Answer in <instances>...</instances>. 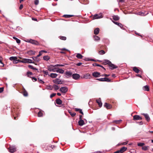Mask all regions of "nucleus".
Masks as SVG:
<instances>
[{
  "label": "nucleus",
  "instance_id": "7c9ffc66",
  "mask_svg": "<svg viewBox=\"0 0 153 153\" xmlns=\"http://www.w3.org/2000/svg\"><path fill=\"white\" fill-rule=\"evenodd\" d=\"M13 38L14 39L16 40V42L17 43L19 44L20 43V40L16 37H13Z\"/></svg>",
  "mask_w": 153,
  "mask_h": 153
},
{
  "label": "nucleus",
  "instance_id": "4be33fe9",
  "mask_svg": "<svg viewBox=\"0 0 153 153\" xmlns=\"http://www.w3.org/2000/svg\"><path fill=\"white\" fill-rule=\"evenodd\" d=\"M133 70L136 73H138L140 71V70L138 69L137 67H134L133 68Z\"/></svg>",
  "mask_w": 153,
  "mask_h": 153
},
{
  "label": "nucleus",
  "instance_id": "f704fd0d",
  "mask_svg": "<svg viewBox=\"0 0 153 153\" xmlns=\"http://www.w3.org/2000/svg\"><path fill=\"white\" fill-rule=\"evenodd\" d=\"M93 65H94H94H96V66H98V67H101L102 68H103V69H104L105 70V68L103 66H102V65H99V64H97V63H95L94 64H93Z\"/></svg>",
  "mask_w": 153,
  "mask_h": 153
},
{
  "label": "nucleus",
  "instance_id": "bb28decb",
  "mask_svg": "<svg viewBox=\"0 0 153 153\" xmlns=\"http://www.w3.org/2000/svg\"><path fill=\"white\" fill-rule=\"evenodd\" d=\"M103 63L105 65L108 64L109 65V64H110L111 63V62L108 60L105 59L104 60V62Z\"/></svg>",
  "mask_w": 153,
  "mask_h": 153
},
{
  "label": "nucleus",
  "instance_id": "13d9d810",
  "mask_svg": "<svg viewBox=\"0 0 153 153\" xmlns=\"http://www.w3.org/2000/svg\"><path fill=\"white\" fill-rule=\"evenodd\" d=\"M32 80L33 82H35L37 81V79L35 77H32Z\"/></svg>",
  "mask_w": 153,
  "mask_h": 153
},
{
  "label": "nucleus",
  "instance_id": "a18cd8bd",
  "mask_svg": "<svg viewBox=\"0 0 153 153\" xmlns=\"http://www.w3.org/2000/svg\"><path fill=\"white\" fill-rule=\"evenodd\" d=\"M59 38L61 40H66V38L65 36H59Z\"/></svg>",
  "mask_w": 153,
  "mask_h": 153
},
{
  "label": "nucleus",
  "instance_id": "c03bdc74",
  "mask_svg": "<svg viewBox=\"0 0 153 153\" xmlns=\"http://www.w3.org/2000/svg\"><path fill=\"white\" fill-rule=\"evenodd\" d=\"M68 112L70 114L71 116L72 117H74L76 114L75 113H72L71 111H69Z\"/></svg>",
  "mask_w": 153,
  "mask_h": 153
},
{
  "label": "nucleus",
  "instance_id": "4c0bfd02",
  "mask_svg": "<svg viewBox=\"0 0 153 153\" xmlns=\"http://www.w3.org/2000/svg\"><path fill=\"white\" fill-rule=\"evenodd\" d=\"M17 59V58L16 57L11 56L10 58L9 59L11 61L13 60V61L14 60L16 59Z\"/></svg>",
  "mask_w": 153,
  "mask_h": 153
},
{
  "label": "nucleus",
  "instance_id": "5fc2aeb1",
  "mask_svg": "<svg viewBox=\"0 0 153 153\" xmlns=\"http://www.w3.org/2000/svg\"><path fill=\"white\" fill-rule=\"evenodd\" d=\"M27 76H29L30 75H33V73L31 72L28 71L27 72Z\"/></svg>",
  "mask_w": 153,
  "mask_h": 153
},
{
  "label": "nucleus",
  "instance_id": "20e7f679",
  "mask_svg": "<svg viewBox=\"0 0 153 153\" xmlns=\"http://www.w3.org/2000/svg\"><path fill=\"white\" fill-rule=\"evenodd\" d=\"M53 82L54 83L58 84H61L62 83V81L58 79H56L53 80Z\"/></svg>",
  "mask_w": 153,
  "mask_h": 153
},
{
  "label": "nucleus",
  "instance_id": "864d4df0",
  "mask_svg": "<svg viewBox=\"0 0 153 153\" xmlns=\"http://www.w3.org/2000/svg\"><path fill=\"white\" fill-rule=\"evenodd\" d=\"M3 58L1 56H0V63L3 65V66H4V64L2 62Z\"/></svg>",
  "mask_w": 153,
  "mask_h": 153
},
{
  "label": "nucleus",
  "instance_id": "b1692460",
  "mask_svg": "<svg viewBox=\"0 0 153 153\" xmlns=\"http://www.w3.org/2000/svg\"><path fill=\"white\" fill-rule=\"evenodd\" d=\"M56 104L58 105H60L62 103V100L60 99H58L56 100Z\"/></svg>",
  "mask_w": 153,
  "mask_h": 153
},
{
  "label": "nucleus",
  "instance_id": "680f3d73",
  "mask_svg": "<svg viewBox=\"0 0 153 153\" xmlns=\"http://www.w3.org/2000/svg\"><path fill=\"white\" fill-rule=\"evenodd\" d=\"M19 62L24 63V59H23V60H18V62Z\"/></svg>",
  "mask_w": 153,
  "mask_h": 153
},
{
  "label": "nucleus",
  "instance_id": "58836bf2",
  "mask_svg": "<svg viewBox=\"0 0 153 153\" xmlns=\"http://www.w3.org/2000/svg\"><path fill=\"white\" fill-rule=\"evenodd\" d=\"M149 147L148 146H144L142 147V149L144 150H147L148 149V148Z\"/></svg>",
  "mask_w": 153,
  "mask_h": 153
},
{
  "label": "nucleus",
  "instance_id": "0eeeda50",
  "mask_svg": "<svg viewBox=\"0 0 153 153\" xmlns=\"http://www.w3.org/2000/svg\"><path fill=\"white\" fill-rule=\"evenodd\" d=\"M65 74L66 75V77L68 78L69 77H71V76H72V73L70 71H66Z\"/></svg>",
  "mask_w": 153,
  "mask_h": 153
},
{
  "label": "nucleus",
  "instance_id": "09e8293b",
  "mask_svg": "<svg viewBox=\"0 0 153 153\" xmlns=\"http://www.w3.org/2000/svg\"><path fill=\"white\" fill-rule=\"evenodd\" d=\"M47 88L48 89L52 90L53 89V86H51V85H50L47 87Z\"/></svg>",
  "mask_w": 153,
  "mask_h": 153
},
{
  "label": "nucleus",
  "instance_id": "4d7b16f0",
  "mask_svg": "<svg viewBox=\"0 0 153 153\" xmlns=\"http://www.w3.org/2000/svg\"><path fill=\"white\" fill-rule=\"evenodd\" d=\"M128 142V141L126 140V142L122 143H121V144L122 145H125L127 144Z\"/></svg>",
  "mask_w": 153,
  "mask_h": 153
},
{
  "label": "nucleus",
  "instance_id": "774afa93",
  "mask_svg": "<svg viewBox=\"0 0 153 153\" xmlns=\"http://www.w3.org/2000/svg\"><path fill=\"white\" fill-rule=\"evenodd\" d=\"M75 110L76 111H79V110H80L81 109L80 108H75Z\"/></svg>",
  "mask_w": 153,
  "mask_h": 153
},
{
  "label": "nucleus",
  "instance_id": "c756f323",
  "mask_svg": "<svg viewBox=\"0 0 153 153\" xmlns=\"http://www.w3.org/2000/svg\"><path fill=\"white\" fill-rule=\"evenodd\" d=\"M143 89L146 91H148L149 90V87L147 85L144 86L143 88Z\"/></svg>",
  "mask_w": 153,
  "mask_h": 153
},
{
  "label": "nucleus",
  "instance_id": "2eb2a0df",
  "mask_svg": "<svg viewBox=\"0 0 153 153\" xmlns=\"http://www.w3.org/2000/svg\"><path fill=\"white\" fill-rule=\"evenodd\" d=\"M113 22L114 24H116V25H118L122 29L123 27V25L121 23H118L117 22H114V21H113Z\"/></svg>",
  "mask_w": 153,
  "mask_h": 153
},
{
  "label": "nucleus",
  "instance_id": "338daca9",
  "mask_svg": "<svg viewBox=\"0 0 153 153\" xmlns=\"http://www.w3.org/2000/svg\"><path fill=\"white\" fill-rule=\"evenodd\" d=\"M114 153H122L121 152V151H120V150H118L115 152H114Z\"/></svg>",
  "mask_w": 153,
  "mask_h": 153
},
{
  "label": "nucleus",
  "instance_id": "393cba45",
  "mask_svg": "<svg viewBox=\"0 0 153 153\" xmlns=\"http://www.w3.org/2000/svg\"><path fill=\"white\" fill-rule=\"evenodd\" d=\"M113 19L115 21H117L120 19L119 17L117 16H113Z\"/></svg>",
  "mask_w": 153,
  "mask_h": 153
},
{
  "label": "nucleus",
  "instance_id": "6e6d98bb",
  "mask_svg": "<svg viewBox=\"0 0 153 153\" xmlns=\"http://www.w3.org/2000/svg\"><path fill=\"white\" fill-rule=\"evenodd\" d=\"M56 95V93H53L50 95V98H52L53 97L55 96Z\"/></svg>",
  "mask_w": 153,
  "mask_h": 153
},
{
  "label": "nucleus",
  "instance_id": "c85d7f7f",
  "mask_svg": "<svg viewBox=\"0 0 153 153\" xmlns=\"http://www.w3.org/2000/svg\"><path fill=\"white\" fill-rule=\"evenodd\" d=\"M53 88H54L55 90H58L59 88V86L56 85H54L53 86Z\"/></svg>",
  "mask_w": 153,
  "mask_h": 153
},
{
  "label": "nucleus",
  "instance_id": "f03ea898",
  "mask_svg": "<svg viewBox=\"0 0 153 153\" xmlns=\"http://www.w3.org/2000/svg\"><path fill=\"white\" fill-rule=\"evenodd\" d=\"M60 91L63 93H65L68 91V88L66 87H61L60 89Z\"/></svg>",
  "mask_w": 153,
  "mask_h": 153
},
{
  "label": "nucleus",
  "instance_id": "c9c22d12",
  "mask_svg": "<svg viewBox=\"0 0 153 153\" xmlns=\"http://www.w3.org/2000/svg\"><path fill=\"white\" fill-rule=\"evenodd\" d=\"M28 67L29 68H30L31 69H32L36 70H38L36 68H34L33 66H32L31 65H29L28 66Z\"/></svg>",
  "mask_w": 153,
  "mask_h": 153
},
{
  "label": "nucleus",
  "instance_id": "2f4dec72",
  "mask_svg": "<svg viewBox=\"0 0 153 153\" xmlns=\"http://www.w3.org/2000/svg\"><path fill=\"white\" fill-rule=\"evenodd\" d=\"M76 57L78 59H81L83 57L79 53L77 54Z\"/></svg>",
  "mask_w": 153,
  "mask_h": 153
},
{
  "label": "nucleus",
  "instance_id": "6ab92c4d",
  "mask_svg": "<svg viewBox=\"0 0 153 153\" xmlns=\"http://www.w3.org/2000/svg\"><path fill=\"white\" fill-rule=\"evenodd\" d=\"M56 72L57 73H59L61 74H63L64 72V71L62 69H59L56 71Z\"/></svg>",
  "mask_w": 153,
  "mask_h": 153
},
{
  "label": "nucleus",
  "instance_id": "de8ad7c7",
  "mask_svg": "<svg viewBox=\"0 0 153 153\" xmlns=\"http://www.w3.org/2000/svg\"><path fill=\"white\" fill-rule=\"evenodd\" d=\"M105 79V78H97L96 79V80H99L100 81H104V80Z\"/></svg>",
  "mask_w": 153,
  "mask_h": 153
},
{
  "label": "nucleus",
  "instance_id": "e2e57ef3",
  "mask_svg": "<svg viewBox=\"0 0 153 153\" xmlns=\"http://www.w3.org/2000/svg\"><path fill=\"white\" fill-rule=\"evenodd\" d=\"M38 80L40 83H44V82L42 81L41 79H38Z\"/></svg>",
  "mask_w": 153,
  "mask_h": 153
},
{
  "label": "nucleus",
  "instance_id": "49530a36",
  "mask_svg": "<svg viewBox=\"0 0 153 153\" xmlns=\"http://www.w3.org/2000/svg\"><path fill=\"white\" fill-rule=\"evenodd\" d=\"M111 80L110 79H109L105 77V79L104 80V81H106L107 82H111Z\"/></svg>",
  "mask_w": 153,
  "mask_h": 153
},
{
  "label": "nucleus",
  "instance_id": "f8f14e48",
  "mask_svg": "<svg viewBox=\"0 0 153 153\" xmlns=\"http://www.w3.org/2000/svg\"><path fill=\"white\" fill-rule=\"evenodd\" d=\"M109 66L110 67V68L112 70L116 68L117 67V66L115 65L114 64L111 63L110 64H109Z\"/></svg>",
  "mask_w": 153,
  "mask_h": 153
},
{
  "label": "nucleus",
  "instance_id": "4468645a",
  "mask_svg": "<svg viewBox=\"0 0 153 153\" xmlns=\"http://www.w3.org/2000/svg\"><path fill=\"white\" fill-rule=\"evenodd\" d=\"M142 114L144 115L146 120L147 121H149L150 120V117L147 114Z\"/></svg>",
  "mask_w": 153,
  "mask_h": 153
},
{
  "label": "nucleus",
  "instance_id": "cd10ccee",
  "mask_svg": "<svg viewBox=\"0 0 153 153\" xmlns=\"http://www.w3.org/2000/svg\"><path fill=\"white\" fill-rule=\"evenodd\" d=\"M94 40L95 41H98L100 40V38L97 36H94Z\"/></svg>",
  "mask_w": 153,
  "mask_h": 153
},
{
  "label": "nucleus",
  "instance_id": "ea45409f",
  "mask_svg": "<svg viewBox=\"0 0 153 153\" xmlns=\"http://www.w3.org/2000/svg\"><path fill=\"white\" fill-rule=\"evenodd\" d=\"M38 116L39 117H41L42 116L43 114L41 111H39L38 112Z\"/></svg>",
  "mask_w": 153,
  "mask_h": 153
},
{
  "label": "nucleus",
  "instance_id": "aec40b11",
  "mask_svg": "<svg viewBox=\"0 0 153 153\" xmlns=\"http://www.w3.org/2000/svg\"><path fill=\"white\" fill-rule=\"evenodd\" d=\"M55 67L53 65H51L48 67V70L50 71H52L53 68Z\"/></svg>",
  "mask_w": 153,
  "mask_h": 153
},
{
  "label": "nucleus",
  "instance_id": "5701e85b",
  "mask_svg": "<svg viewBox=\"0 0 153 153\" xmlns=\"http://www.w3.org/2000/svg\"><path fill=\"white\" fill-rule=\"evenodd\" d=\"M100 31V29L98 28H96L94 30V34L95 35L98 34Z\"/></svg>",
  "mask_w": 153,
  "mask_h": 153
},
{
  "label": "nucleus",
  "instance_id": "a19ab883",
  "mask_svg": "<svg viewBox=\"0 0 153 153\" xmlns=\"http://www.w3.org/2000/svg\"><path fill=\"white\" fill-rule=\"evenodd\" d=\"M145 145V143H140L137 144V146H142Z\"/></svg>",
  "mask_w": 153,
  "mask_h": 153
},
{
  "label": "nucleus",
  "instance_id": "ddd939ff",
  "mask_svg": "<svg viewBox=\"0 0 153 153\" xmlns=\"http://www.w3.org/2000/svg\"><path fill=\"white\" fill-rule=\"evenodd\" d=\"M48 76L53 78H55L57 76V74L55 73H51L49 74Z\"/></svg>",
  "mask_w": 153,
  "mask_h": 153
},
{
  "label": "nucleus",
  "instance_id": "3c124183",
  "mask_svg": "<svg viewBox=\"0 0 153 153\" xmlns=\"http://www.w3.org/2000/svg\"><path fill=\"white\" fill-rule=\"evenodd\" d=\"M39 0H35L34 1V4L36 5H37L39 4Z\"/></svg>",
  "mask_w": 153,
  "mask_h": 153
},
{
  "label": "nucleus",
  "instance_id": "a211bd4d",
  "mask_svg": "<svg viewBox=\"0 0 153 153\" xmlns=\"http://www.w3.org/2000/svg\"><path fill=\"white\" fill-rule=\"evenodd\" d=\"M96 102L99 105L100 107H101L102 106V103L101 100L100 98L98 100H96Z\"/></svg>",
  "mask_w": 153,
  "mask_h": 153
},
{
  "label": "nucleus",
  "instance_id": "1a4fd4ad",
  "mask_svg": "<svg viewBox=\"0 0 153 153\" xmlns=\"http://www.w3.org/2000/svg\"><path fill=\"white\" fill-rule=\"evenodd\" d=\"M91 75L89 73H87L84 74L83 76V78L86 79H90L91 78Z\"/></svg>",
  "mask_w": 153,
  "mask_h": 153
},
{
  "label": "nucleus",
  "instance_id": "603ef678",
  "mask_svg": "<svg viewBox=\"0 0 153 153\" xmlns=\"http://www.w3.org/2000/svg\"><path fill=\"white\" fill-rule=\"evenodd\" d=\"M23 95L25 97H27L28 95V93L26 91H25L23 93Z\"/></svg>",
  "mask_w": 153,
  "mask_h": 153
},
{
  "label": "nucleus",
  "instance_id": "423d86ee",
  "mask_svg": "<svg viewBox=\"0 0 153 153\" xmlns=\"http://www.w3.org/2000/svg\"><path fill=\"white\" fill-rule=\"evenodd\" d=\"M72 77L73 79L77 80L79 78L80 76L78 74H73Z\"/></svg>",
  "mask_w": 153,
  "mask_h": 153
},
{
  "label": "nucleus",
  "instance_id": "473e14b6",
  "mask_svg": "<svg viewBox=\"0 0 153 153\" xmlns=\"http://www.w3.org/2000/svg\"><path fill=\"white\" fill-rule=\"evenodd\" d=\"M74 15H64L63 16L65 18H71Z\"/></svg>",
  "mask_w": 153,
  "mask_h": 153
},
{
  "label": "nucleus",
  "instance_id": "9d476101",
  "mask_svg": "<svg viewBox=\"0 0 153 153\" xmlns=\"http://www.w3.org/2000/svg\"><path fill=\"white\" fill-rule=\"evenodd\" d=\"M142 119V118L139 115H135L133 116V120H139Z\"/></svg>",
  "mask_w": 153,
  "mask_h": 153
},
{
  "label": "nucleus",
  "instance_id": "f3484780",
  "mask_svg": "<svg viewBox=\"0 0 153 153\" xmlns=\"http://www.w3.org/2000/svg\"><path fill=\"white\" fill-rule=\"evenodd\" d=\"M104 106L107 109H110L111 108V105L106 102L105 103Z\"/></svg>",
  "mask_w": 153,
  "mask_h": 153
},
{
  "label": "nucleus",
  "instance_id": "79ce46f5",
  "mask_svg": "<svg viewBox=\"0 0 153 153\" xmlns=\"http://www.w3.org/2000/svg\"><path fill=\"white\" fill-rule=\"evenodd\" d=\"M105 51L103 50H101L99 52V54L100 55H103L105 53Z\"/></svg>",
  "mask_w": 153,
  "mask_h": 153
},
{
  "label": "nucleus",
  "instance_id": "0e129e2a",
  "mask_svg": "<svg viewBox=\"0 0 153 153\" xmlns=\"http://www.w3.org/2000/svg\"><path fill=\"white\" fill-rule=\"evenodd\" d=\"M42 52H41V51H40L39 52V54L38 55V56H40L41 55H42Z\"/></svg>",
  "mask_w": 153,
  "mask_h": 153
},
{
  "label": "nucleus",
  "instance_id": "72a5a7b5",
  "mask_svg": "<svg viewBox=\"0 0 153 153\" xmlns=\"http://www.w3.org/2000/svg\"><path fill=\"white\" fill-rule=\"evenodd\" d=\"M43 59L46 61L48 60L50 58L48 56H45L43 57Z\"/></svg>",
  "mask_w": 153,
  "mask_h": 153
},
{
  "label": "nucleus",
  "instance_id": "6e6552de",
  "mask_svg": "<svg viewBox=\"0 0 153 153\" xmlns=\"http://www.w3.org/2000/svg\"><path fill=\"white\" fill-rule=\"evenodd\" d=\"M24 59V63H34V62H32V60L29 59Z\"/></svg>",
  "mask_w": 153,
  "mask_h": 153
},
{
  "label": "nucleus",
  "instance_id": "9b49d317",
  "mask_svg": "<svg viewBox=\"0 0 153 153\" xmlns=\"http://www.w3.org/2000/svg\"><path fill=\"white\" fill-rule=\"evenodd\" d=\"M100 74L98 72H94L92 73V76L95 77H98L100 76Z\"/></svg>",
  "mask_w": 153,
  "mask_h": 153
},
{
  "label": "nucleus",
  "instance_id": "e433bc0d",
  "mask_svg": "<svg viewBox=\"0 0 153 153\" xmlns=\"http://www.w3.org/2000/svg\"><path fill=\"white\" fill-rule=\"evenodd\" d=\"M31 58H32L35 61H36V62H38L40 60V59H37L36 57L34 56L33 57H32Z\"/></svg>",
  "mask_w": 153,
  "mask_h": 153
},
{
  "label": "nucleus",
  "instance_id": "7ed1b4c3",
  "mask_svg": "<svg viewBox=\"0 0 153 153\" xmlns=\"http://www.w3.org/2000/svg\"><path fill=\"white\" fill-rule=\"evenodd\" d=\"M16 151V148L14 146H10L9 148V151L11 153H13Z\"/></svg>",
  "mask_w": 153,
  "mask_h": 153
},
{
  "label": "nucleus",
  "instance_id": "dca6fc26",
  "mask_svg": "<svg viewBox=\"0 0 153 153\" xmlns=\"http://www.w3.org/2000/svg\"><path fill=\"white\" fill-rule=\"evenodd\" d=\"M78 124L79 126H82L84 124V122L82 119L79 120L78 121Z\"/></svg>",
  "mask_w": 153,
  "mask_h": 153
},
{
  "label": "nucleus",
  "instance_id": "f257e3e1",
  "mask_svg": "<svg viewBox=\"0 0 153 153\" xmlns=\"http://www.w3.org/2000/svg\"><path fill=\"white\" fill-rule=\"evenodd\" d=\"M103 17L102 13H100L99 14H96L94 15L93 16L94 19H99L102 18Z\"/></svg>",
  "mask_w": 153,
  "mask_h": 153
},
{
  "label": "nucleus",
  "instance_id": "69168bd1",
  "mask_svg": "<svg viewBox=\"0 0 153 153\" xmlns=\"http://www.w3.org/2000/svg\"><path fill=\"white\" fill-rule=\"evenodd\" d=\"M82 63H81V62H79L78 63H77L76 64V65H77V66H80L82 64Z\"/></svg>",
  "mask_w": 153,
  "mask_h": 153
},
{
  "label": "nucleus",
  "instance_id": "bf43d9fd",
  "mask_svg": "<svg viewBox=\"0 0 153 153\" xmlns=\"http://www.w3.org/2000/svg\"><path fill=\"white\" fill-rule=\"evenodd\" d=\"M18 62V60L16 59L13 61V63H17Z\"/></svg>",
  "mask_w": 153,
  "mask_h": 153
},
{
  "label": "nucleus",
  "instance_id": "412c9836",
  "mask_svg": "<svg viewBox=\"0 0 153 153\" xmlns=\"http://www.w3.org/2000/svg\"><path fill=\"white\" fill-rule=\"evenodd\" d=\"M28 53L30 55H34L35 52L34 51L30 50L28 51Z\"/></svg>",
  "mask_w": 153,
  "mask_h": 153
},
{
  "label": "nucleus",
  "instance_id": "37998d69",
  "mask_svg": "<svg viewBox=\"0 0 153 153\" xmlns=\"http://www.w3.org/2000/svg\"><path fill=\"white\" fill-rule=\"evenodd\" d=\"M122 121L121 120H114L113 121V122L115 123L116 124H118L120 123V122Z\"/></svg>",
  "mask_w": 153,
  "mask_h": 153
},
{
  "label": "nucleus",
  "instance_id": "a878e982",
  "mask_svg": "<svg viewBox=\"0 0 153 153\" xmlns=\"http://www.w3.org/2000/svg\"><path fill=\"white\" fill-rule=\"evenodd\" d=\"M127 149V148L123 147L121 148L120 149V151H121V152L122 153L126 151Z\"/></svg>",
  "mask_w": 153,
  "mask_h": 153
},
{
  "label": "nucleus",
  "instance_id": "8fccbe9b",
  "mask_svg": "<svg viewBox=\"0 0 153 153\" xmlns=\"http://www.w3.org/2000/svg\"><path fill=\"white\" fill-rule=\"evenodd\" d=\"M43 72L46 75H49L48 74V72L47 71H43Z\"/></svg>",
  "mask_w": 153,
  "mask_h": 153
},
{
  "label": "nucleus",
  "instance_id": "052dcab7",
  "mask_svg": "<svg viewBox=\"0 0 153 153\" xmlns=\"http://www.w3.org/2000/svg\"><path fill=\"white\" fill-rule=\"evenodd\" d=\"M4 90V88H0V93H2Z\"/></svg>",
  "mask_w": 153,
  "mask_h": 153
},
{
  "label": "nucleus",
  "instance_id": "39448f33",
  "mask_svg": "<svg viewBox=\"0 0 153 153\" xmlns=\"http://www.w3.org/2000/svg\"><path fill=\"white\" fill-rule=\"evenodd\" d=\"M27 42L33 44H34L35 45H38L39 44L38 42L36 41L33 40L32 39L28 40Z\"/></svg>",
  "mask_w": 153,
  "mask_h": 153
}]
</instances>
